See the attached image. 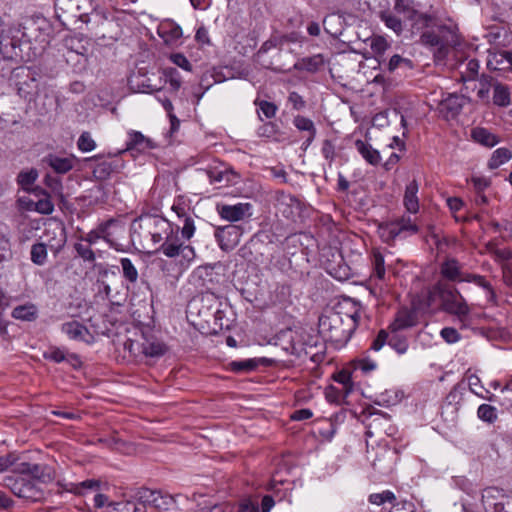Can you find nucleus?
I'll list each match as a JSON object with an SVG mask.
<instances>
[{
    "label": "nucleus",
    "mask_w": 512,
    "mask_h": 512,
    "mask_svg": "<svg viewBox=\"0 0 512 512\" xmlns=\"http://www.w3.org/2000/svg\"><path fill=\"white\" fill-rule=\"evenodd\" d=\"M388 340H389V333L386 330L381 329L378 332V334L376 335V337L373 339L370 349L378 352L383 348V346L386 343L388 344Z\"/></svg>",
    "instance_id": "57"
},
{
    "label": "nucleus",
    "mask_w": 512,
    "mask_h": 512,
    "mask_svg": "<svg viewBox=\"0 0 512 512\" xmlns=\"http://www.w3.org/2000/svg\"><path fill=\"white\" fill-rule=\"evenodd\" d=\"M440 275L443 280L450 283H462L467 275L457 258L446 257L440 264Z\"/></svg>",
    "instance_id": "10"
},
{
    "label": "nucleus",
    "mask_w": 512,
    "mask_h": 512,
    "mask_svg": "<svg viewBox=\"0 0 512 512\" xmlns=\"http://www.w3.org/2000/svg\"><path fill=\"white\" fill-rule=\"evenodd\" d=\"M31 261L36 265H44L47 260V247L46 244L42 242H38L32 245L31 251Z\"/></svg>",
    "instance_id": "44"
},
{
    "label": "nucleus",
    "mask_w": 512,
    "mask_h": 512,
    "mask_svg": "<svg viewBox=\"0 0 512 512\" xmlns=\"http://www.w3.org/2000/svg\"><path fill=\"white\" fill-rule=\"evenodd\" d=\"M124 347L135 357L140 355L158 357L162 356L166 351V346L161 341L154 336H145L144 334L141 337V341L128 339Z\"/></svg>",
    "instance_id": "7"
},
{
    "label": "nucleus",
    "mask_w": 512,
    "mask_h": 512,
    "mask_svg": "<svg viewBox=\"0 0 512 512\" xmlns=\"http://www.w3.org/2000/svg\"><path fill=\"white\" fill-rule=\"evenodd\" d=\"M324 65V58L321 54H316L309 57L300 59L296 64L297 70L306 71L309 73H315L321 69Z\"/></svg>",
    "instance_id": "27"
},
{
    "label": "nucleus",
    "mask_w": 512,
    "mask_h": 512,
    "mask_svg": "<svg viewBox=\"0 0 512 512\" xmlns=\"http://www.w3.org/2000/svg\"><path fill=\"white\" fill-rule=\"evenodd\" d=\"M298 205L299 201L295 196L284 191L276 192V208L284 217L290 218Z\"/></svg>",
    "instance_id": "22"
},
{
    "label": "nucleus",
    "mask_w": 512,
    "mask_h": 512,
    "mask_svg": "<svg viewBox=\"0 0 512 512\" xmlns=\"http://www.w3.org/2000/svg\"><path fill=\"white\" fill-rule=\"evenodd\" d=\"M77 147L82 152H91L96 148V142L92 138L91 134L85 131L79 136Z\"/></svg>",
    "instance_id": "52"
},
{
    "label": "nucleus",
    "mask_w": 512,
    "mask_h": 512,
    "mask_svg": "<svg viewBox=\"0 0 512 512\" xmlns=\"http://www.w3.org/2000/svg\"><path fill=\"white\" fill-rule=\"evenodd\" d=\"M467 381H468L469 390L473 394L477 395L478 397H480L482 399H486L491 402L496 400V396L481 385V380L477 375H475V374L469 375L467 377Z\"/></svg>",
    "instance_id": "28"
},
{
    "label": "nucleus",
    "mask_w": 512,
    "mask_h": 512,
    "mask_svg": "<svg viewBox=\"0 0 512 512\" xmlns=\"http://www.w3.org/2000/svg\"><path fill=\"white\" fill-rule=\"evenodd\" d=\"M388 345L399 355L405 354L409 348L407 337L400 335L398 332H391V335H389Z\"/></svg>",
    "instance_id": "35"
},
{
    "label": "nucleus",
    "mask_w": 512,
    "mask_h": 512,
    "mask_svg": "<svg viewBox=\"0 0 512 512\" xmlns=\"http://www.w3.org/2000/svg\"><path fill=\"white\" fill-rule=\"evenodd\" d=\"M120 264L122 267L123 278L131 283L135 284L138 280V270L129 258H121Z\"/></svg>",
    "instance_id": "40"
},
{
    "label": "nucleus",
    "mask_w": 512,
    "mask_h": 512,
    "mask_svg": "<svg viewBox=\"0 0 512 512\" xmlns=\"http://www.w3.org/2000/svg\"><path fill=\"white\" fill-rule=\"evenodd\" d=\"M5 485L20 498L32 499L35 496L34 484L24 477H6Z\"/></svg>",
    "instance_id": "16"
},
{
    "label": "nucleus",
    "mask_w": 512,
    "mask_h": 512,
    "mask_svg": "<svg viewBox=\"0 0 512 512\" xmlns=\"http://www.w3.org/2000/svg\"><path fill=\"white\" fill-rule=\"evenodd\" d=\"M477 417L488 424H493L498 419L497 409L489 404H481L477 409Z\"/></svg>",
    "instance_id": "42"
},
{
    "label": "nucleus",
    "mask_w": 512,
    "mask_h": 512,
    "mask_svg": "<svg viewBox=\"0 0 512 512\" xmlns=\"http://www.w3.org/2000/svg\"><path fill=\"white\" fill-rule=\"evenodd\" d=\"M122 166L118 159H105L94 166L92 173L95 179L104 181L109 179L113 173L118 172Z\"/></svg>",
    "instance_id": "20"
},
{
    "label": "nucleus",
    "mask_w": 512,
    "mask_h": 512,
    "mask_svg": "<svg viewBox=\"0 0 512 512\" xmlns=\"http://www.w3.org/2000/svg\"><path fill=\"white\" fill-rule=\"evenodd\" d=\"M219 305L218 297L214 293L207 292L198 299H193L188 307L191 314L196 313L199 318L209 323L212 318L221 319Z\"/></svg>",
    "instance_id": "5"
},
{
    "label": "nucleus",
    "mask_w": 512,
    "mask_h": 512,
    "mask_svg": "<svg viewBox=\"0 0 512 512\" xmlns=\"http://www.w3.org/2000/svg\"><path fill=\"white\" fill-rule=\"evenodd\" d=\"M360 320L359 309L351 314L340 311H330L319 318V332L324 340L342 348L350 340Z\"/></svg>",
    "instance_id": "2"
},
{
    "label": "nucleus",
    "mask_w": 512,
    "mask_h": 512,
    "mask_svg": "<svg viewBox=\"0 0 512 512\" xmlns=\"http://www.w3.org/2000/svg\"><path fill=\"white\" fill-rule=\"evenodd\" d=\"M130 238L133 245L143 249L151 245L183 269L188 268L196 256L194 247L180 240L179 226L161 216L145 214L133 220Z\"/></svg>",
    "instance_id": "1"
},
{
    "label": "nucleus",
    "mask_w": 512,
    "mask_h": 512,
    "mask_svg": "<svg viewBox=\"0 0 512 512\" xmlns=\"http://www.w3.org/2000/svg\"><path fill=\"white\" fill-rule=\"evenodd\" d=\"M75 251L77 254L84 260L88 262L95 261V253L91 249L90 245H83L82 243H76L74 245Z\"/></svg>",
    "instance_id": "55"
},
{
    "label": "nucleus",
    "mask_w": 512,
    "mask_h": 512,
    "mask_svg": "<svg viewBox=\"0 0 512 512\" xmlns=\"http://www.w3.org/2000/svg\"><path fill=\"white\" fill-rule=\"evenodd\" d=\"M418 190L419 186L416 180L410 181L405 188L403 199L404 207L412 214H416L419 211V199L417 197Z\"/></svg>",
    "instance_id": "25"
},
{
    "label": "nucleus",
    "mask_w": 512,
    "mask_h": 512,
    "mask_svg": "<svg viewBox=\"0 0 512 512\" xmlns=\"http://www.w3.org/2000/svg\"><path fill=\"white\" fill-rule=\"evenodd\" d=\"M411 60L407 58H403L398 54L393 55L387 63V69L389 72H394L400 66L405 65L407 67H411Z\"/></svg>",
    "instance_id": "58"
},
{
    "label": "nucleus",
    "mask_w": 512,
    "mask_h": 512,
    "mask_svg": "<svg viewBox=\"0 0 512 512\" xmlns=\"http://www.w3.org/2000/svg\"><path fill=\"white\" fill-rule=\"evenodd\" d=\"M318 423L321 424V427L318 428V435L324 440L331 441L336 434L337 425L330 419H319Z\"/></svg>",
    "instance_id": "43"
},
{
    "label": "nucleus",
    "mask_w": 512,
    "mask_h": 512,
    "mask_svg": "<svg viewBox=\"0 0 512 512\" xmlns=\"http://www.w3.org/2000/svg\"><path fill=\"white\" fill-rule=\"evenodd\" d=\"M446 204L457 222H468L470 220L469 216L459 214L464 207V201L461 198L449 197Z\"/></svg>",
    "instance_id": "34"
},
{
    "label": "nucleus",
    "mask_w": 512,
    "mask_h": 512,
    "mask_svg": "<svg viewBox=\"0 0 512 512\" xmlns=\"http://www.w3.org/2000/svg\"><path fill=\"white\" fill-rule=\"evenodd\" d=\"M119 224V221L110 218L104 222H101L97 227L95 228L99 236L105 240L106 242L111 241L112 233L110 232V229L114 226H117Z\"/></svg>",
    "instance_id": "50"
},
{
    "label": "nucleus",
    "mask_w": 512,
    "mask_h": 512,
    "mask_svg": "<svg viewBox=\"0 0 512 512\" xmlns=\"http://www.w3.org/2000/svg\"><path fill=\"white\" fill-rule=\"evenodd\" d=\"M389 512H417V508L412 501H401L394 503Z\"/></svg>",
    "instance_id": "64"
},
{
    "label": "nucleus",
    "mask_w": 512,
    "mask_h": 512,
    "mask_svg": "<svg viewBox=\"0 0 512 512\" xmlns=\"http://www.w3.org/2000/svg\"><path fill=\"white\" fill-rule=\"evenodd\" d=\"M421 42L425 45L435 47L441 44V38L434 31H426L421 35Z\"/></svg>",
    "instance_id": "63"
},
{
    "label": "nucleus",
    "mask_w": 512,
    "mask_h": 512,
    "mask_svg": "<svg viewBox=\"0 0 512 512\" xmlns=\"http://www.w3.org/2000/svg\"><path fill=\"white\" fill-rule=\"evenodd\" d=\"M156 98L158 99L159 102H161L164 110L167 112V114L170 118V121H171L172 130L176 129L179 126V120L173 114L172 102L166 97L165 93L161 90L157 91Z\"/></svg>",
    "instance_id": "45"
},
{
    "label": "nucleus",
    "mask_w": 512,
    "mask_h": 512,
    "mask_svg": "<svg viewBox=\"0 0 512 512\" xmlns=\"http://www.w3.org/2000/svg\"><path fill=\"white\" fill-rule=\"evenodd\" d=\"M157 33L166 44H173L182 37V28L173 20L162 21L158 28Z\"/></svg>",
    "instance_id": "19"
},
{
    "label": "nucleus",
    "mask_w": 512,
    "mask_h": 512,
    "mask_svg": "<svg viewBox=\"0 0 512 512\" xmlns=\"http://www.w3.org/2000/svg\"><path fill=\"white\" fill-rule=\"evenodd\" d=\"M472 137L477 143L490 148L499 143V139L496 135L482 127L473 129Z\"/></svg>",
    "instance_id": "30"
},
{
    "label": "nucleus",
    "mask_w": 512,
    "mask_h": 512,
    "mask_svg": "<svg viewBox=\"0 0 512 512\" xmlns=\"http://www.w3.org/2000/svg\"><path fill=\"white\" fill-rule=\"evenodd\" d=\"M42 162L57 174H66L74 168L75 157H62L54 153L46 155Z\"/></svg>",
    "instance_id": "17"
},
{
    "label": "nucleus",
    "mask_w": 512,
    "mask_h": 512,
    "mask_svg": "<svg viewBox=\"0 0 512 512\" xmlns=\"http://www.w3.org/2000/svg\"><path fill=\"white\" fill-rule=\"evenodd\" d=\"M293 125L302 132H306V138L302 142L301 148L306 151L316 138L317 129L314 122L305 116L297 115L293 119Z\"/></svg>",
    "instance_id": "18"
},
{
    "label": "nucleus",
    "mask_w": 512,
    "mask_h": 512,
    "mask_svg": "<svg viewBox=\"0 0 512 512\" xmlns=\"http://www.w3.org/2000/svg\"><path fill=\"white\" fill-rule=\"evenodd\" d=\"M11 315L17 320L34 321L37 318V308L31 303L19 305L12 310Z\"/></svg>",
    "instance_id": "33"
},
{
    "label": "nucleus",
    "mask_w": 512,
    "mask_h": 512,
    "mask_svg": "<svg viewBox=\"0 0 512 512\" xmlns=\"http://www.w3.org/2000/svg\"><path fill=\"white\" fill-rule=\"evenodd\" d=\"M279 133V126L273 121L263 122L256 130L258 137L273 140H278Z\"/></svg>",
    "instance_id": "37"
},
{
    "label": "nucleus",
    "mask_w": 512,
    "mask_h": 512,
    "mask_svg": "<svg viewBox=\"0 0 512 512\" xmlns=\"http://www.w3.org/2000/svg\"><path fill=\"white\" fill-rule=\"evenodd\" d=\"M464 282L474 283L476 286L482 288L485 291L486 298L489 302H494L496 300L495 290L485 276L467 272Z\"/></svg>",
    "instance_id": "26"
},
{
    "label": "nucleus",
    "mask_w": 512,
    "mask_h": 512,
    "mask_svg": "<svg viewBox=\"0 0 512 512\" xmlns=\"http://www.w3.org/2000/svg\"><path fill=\"white\" fill-rule=\"evenodd\" d=\"M164 75L166 77V81L170 85L171 90L176 93L180 89L182 84L179 71L173 67L166 68L164 71Z\"/></svg>",
    "instance_id": "51"
},
{
    "label": "nucleus",
    "mask_w": 512,
    "mask_h": 512,
    "mask_svg": "<svg viewBox=\"0 0 512 512\" xmlns=\"http://www.w3.org/2000/svg\"><path fill=\"white\" fill-rule=\"evenodd\" d=\"M333 379L342 385V393L347 396L353 391L354 383L352 380V373L349 370L343 369L333 375Z\"/></svg>",
    "instance_id": "38"
},
{
    "label": "nucleus",
    "mask_w": 512,
    "mask_h": 512,
    "mask_svg": "<svg viewBox=\"0 0 512 512\" xmlns=\"http://www.w3.org/2000/svg\"><path fill=\"white\" fill-rule=\"evenodd\" d=\"M493 103L499 107H507L511 103L509 87L502 83H496L493 87Z\"/></svg>",
    "instance_id": "31"
},
{
    "label": "nucleus",
    "mask_w": 512,
    "mask_h": 512,
    "mask_svg": "<svg viewBox=\"0 0 512 512\" xmlns=\"http://www.w3.org/2000/svg\"><path fill=\"white\" fill-rule=\"evenodd\" d=\"M14 471L18 474L30 475L34 478H39L42 472V467L39 464L22 462L16 465Z\"/></svg>",
    "instance_id": "46"
},
{
    "label": "nucleus",
    "mask_w": 512,
    "mask_h": 512,
    "mask_svg": "<svg viewBox=\"0 0 512 512\" xmlns=\"http://www.w3.org/2000/svg\"><path fill=\"white\" fill-rule=\"evenodd\" d=\"M242 235L243 229L234 224L217 227L214 232L220 249L226 252L232 251L239 244Z\"/></svg>",
    "instance_id": "9"
},
{
    "label": "nucleus",
    "mask_w": 512,
    "mask_h": 512,
    "mask_svg": "<svg viewBox=\"0 0 512 512\" xmlns=\"http://www.w3.org/2000/svg\"><path fill=\"white\" fill-rule=\"evenodd\" d=\"M19 41L5 36L0 31V57L4 60H14L20 56Z\"/></svg>",
    "instance_id": "23"
},
{
    "label": "nucleus",
    "mask_w": 512,
    "mask_h": 512,
    "mask_svg": "<svg viewBox=\"0 0 512 512\" xmlns=\"http://www.w3.org/2000/svg\"><path fill=\"white\" fill-rule=\"evenodd\" d=\"M19 460L15 452H9L6 455L0 456V473L7 471L10 467L15 465Z\"/></svg>",
    "instance_id": "59"
},
{
    "label": "nucleus",
    "mask_w": 512,
    "mask_h": 512,
    "mask_svg": "<svg viewBox=\"0 0 512 512\" xmlns=\"http://www.w3.org/2000/svg\"><path fill=\"white\" fill-rule=\"evenodd\" d=\"M264 359L249 358L232 361L229 364L230 370L235 373H248L255 371Z\"/></svg>",
    "instance_id": "32"
},
{
    "label": "nucleus",
    "mask_w": 512,
    "mask_h": 512,
    "mask_svg": "<svg viewBox=\"0 0 512 512\" xmlns=\"http://www.w3.org/2000/svg\"><path fill=\"white\" fill-rule=\"evenodd\" d=\"M466 98L458 94H449L439 104V112L446 120L455 119L462 111Z\"/></svg>",
    "instance_id": "12"
},
{
    "label": "nucleus",
    "mask_w": 512,
    "mask_h": 512,
    "mask_svg": "<svg viewBox=\"0 0 512 512\" xmlns=\"http://www.w3.org/2000/svg\"><path fill=\"white\" fill-rule=\"evenodd\" d=\"M436 298L441 301L442 309L458 318L462 327L468 326L470 307L461 292L453 285L438 281L427 294V304L431 306Z\"/></svg>",
    "instance_id": "3"
},
{
    "label": "nucleus",
    "mask_w": 512,
    "mask_h": 512,
    "mask_svg": "<svg viewBox=\"0 0 512 512\" xmlns=\"http://www.w3.org/2000/svg\"><path fill=\"white\" fill-rule=\"evenodd\" d=\"M389 46L387 40L381 36L375 37L371 42V49L379 57L385 53Z\"/></svg>",
    "instance_id": "60"
},
{
    "label": "nucleus",
    "mask_w": 512,
    "mask_h": 512,
    "mask_svg": "<svg viewBox=\"0 0 512 512\" xmlns=\"http://www.w3.org/2000/svg\"><path fill=\"white\" fill-rule=\"evenodd\" d=\"M313 347H314V345L308 344L305 342H303V344L294 343L292 345V353L297 356H303L304 358L309 357V358L313 359L315 356V354L312 353V351H311L313 349Z\"/></svg>",
    "instance_id": "54"
},
{
    "label": "nucleus",
    "mask_w": 512,
    "mask_h": 512,
    "mask_svg": "<svg viewBox=\"0 0 512 512\" xmlns=\"http://www.w3.org/2000/svg\"><path fill=\"white\" fill-rule=\"evenodd\" d=\"M371 266V277L384 280L386 274L385 261L383 254L378 249H373L371 252Z\"/></svg>",
    "instance_id": "29"
},
{
    "label": "nucleus",
    "mask_w": 512,
    "mask_h": 512,
    "mask_svg": "<svg viewBox=\"0 0 512 512\" xmlns=\"http://www.w3.org/2000/svg\"><path fill=\"white\" fill-rule=\"evenodd\" d=\"M190 209V200L182 195L177 196L171 206V210L177 215L179 220L190 215Z\"/></svg>",
    "instance_id": "41"
},
{
    "label": "nucleus",
    "mask_w": 512,
    "mask_h": 512,
    "mask_svg": "<svg viewBox=\"0 0 512 512\" xmlns=\"http://www.w3.org/2000/svg\"><path fill=\"white\" fill-rule=\"evenodd\" d=\"M151 148L152 144L150 139L146 138L141 132L132 131L128 134L124 152H130L134 155V152L142 153Z\"/></svg>",
    "instance_id": "21"
},
{
    "label": "nucleus",
    "mask_w": 512,
    "mask_h": 512,
    "mask_svg": "<svg viewBox=\"0 0 512 512\" xmlns=\"http://www.w3.org/2000/svg\"><path fill=\"white\" fill-rule=\"evenodd\" d=\"M354 144L358 153L368 164L377 166L381 162L380 152L370 143L361 139H357Z\"/></svg>",
    "instance_id": "24"
},
{
    "label": "nucleus",
    "mask_w": 512,
    "mask_h": 512,
    "mask_svg": "<svg viewBox=\"0 0 512 512\" xmlns=\"http://www.w3.org/2000/svg\"><path fill=\"white\" fill-rule=\"evenodd\" d=\"M418 323V313L414 309L402 308L400 309L389 325L390 332H399L408 328L416 326Z\"/></svg>",
    "instance_id": "15"
},
{
    "label": "nucleus",
    "mask_w": 512,
    "mask_h": 512,
    "mask_svg": "<svg viewBox=\"0 0 512 512\" xmlns=\"http://www.w3.org/2000/svg\"><path fill=\"white\" fill-rule=\"evenodd\" d=\"M255 104L258 106V117L261 121H263V119L260 113H262L268 119H272L276 116L278 108L273 102L261 100L256 101Z\"/></svg>",
    "instance_id": "48"
},
{
    "label": "nucleus",
    "mask_w": 512,
    "mask_h": 512,
    "mask_svg": "<svg viewBox=\"0 0 512 512\" xmlns=\"http://www.w3.org/2000/svg\"><path fill=\"white\" fill-rule=\"evenodd\" d=\"M250 203H237L234 205L223 204L217 206L219 216L228 222H238L251 215Z\"/></svg>",
    "instance_id": "11"
},
{
    "label": "nucleus",
    "mask_w": 512,
    "mask_h": 512,
    "mask_svg": "<svg viewBox=\"0 0 512 512\" xmlns=\"http://www.w3.org/2000/svg\"><path fill=\"white\" fill-rule=\"evenodd\" d=\"M204 172L210 184H229L232 183L234 177L237 176V174L224 163L209 166Z\"/></svg>",
    "instance_id": "13"
},
{
    "label": "nucleus",
    "mask_w": 512,
    "mask_h": 512,
    "mask_svg": "<svg viewBox=\"0 0 512 512\" xmlns=\"http://www.w3.org/2000/svg\"><path fill=\"white\" fill-rule=\"evenodd\" d=\"M38 178V172L36 169L31 168L29 170L21 171L17 176V183L24 191H30L31 187Z\"/></svg>",
    "instance_id": "36"
},
{
    "label": "nucleus",
    "mask_w": 512,
    "mask_h": 512,
    "mask_svg": "<svg viewBox=\"0 0 512 512\" xmlns=\"http://www.w3.org/2000/svg\"><path fill=\"white\" fill-rule=\"evenodd\" d=\"M482 505L485 512H512V493L497 487L485 488Z\"/></svg>",
    "instance_id": "6"
},
{
    "label": "nucleus",
    "mask_w": 512,
    "mask_h": 512,
    "mask_svg": "<svg viewBox=\"0 0 512 512\" xmlns=\"http://www.w3.org/2000/svg\"><path fill=\"white\" fill-rule=\"evenodd\" d=\"M321 154L330 164L335 160L336 152L333 141L325 139L322 143Z\"/></svg>",
    "instance_id": "56"
},
{
    "label": "nucleus",
    "mask_w": 512,
    "mask_h": 512,
    "mask_svg": "<svg viewBox=\"0 0 512 512\" xmlns=\"http://www.w3.org/2000/svg\"><path fill=\"white\" fill-rule=\"evenodd\" d=\"M183 222V226L181 228V237L180 240L182 242L189 241L196 232V226L194 218L191 215H188L181 219Z\"/></svg>",
    "instance_id": "47"
},
{
    "label": "nucleus",
    "mask_w": 512,
    "mask_h": 512,
    "mask_svg": "<svg viewBox=\"0 0 512 512\" xmlns=\"http://www.w3.org/2000/svg\"><path fill=\"white\" fill-rule=\"evenodd\" d=\"M380 19L387 28L393 30L396 34H400L402 32V21L392 11L388 10L381 12Z\"/></svg>",
    "instance_id": "39"
},
{
    "label": "nucleus",
    "mask_w": 512,
    "mask_h": 512,
    "mask_svg": "<svg viewBox=\"0 0 512 512\" xmlns=\"http://www.w3.org/2000/svg\"><path fill=\"white\" fill-rule=\"evenodd\" d=\"M394 11L404 14L407 18H411L415 13L410 0H394Z\"/></svg>",
    "instance_id": "53"
},
{
    "label": "nucleus",
    "mask_w": 512,
    "mask_h": 512,
    "mask_svg": "<svg viewBox=\"0 0 512 512\" xmlns=\"http://www.w3.org/2000/svg\"><path fill=\"white\" fill-rule=\"evenodd\" d=\"M138 501H126L123 503L122 512H147L146 504L160 508L162 503L159 500L162 498L161 492L151 490L148 488H141L137 493Z\"/></svg>",
    "instance_id": "8"
},
{
    "label": "nucleus",
    "mask_w": 512,
    "mask_h": 512,
    "mask_svg": "<svg viewBox=\"0 0 512 512\" xmlns=\"http://www.w3.org/2000/svg\"><path fill=\"white\" fill-rule=\"evenodd\" d=\"M379 231L383 241L390 244L397 238H406L418 233L419 227L415 219H412L411 216L403 215L395 220L381 224Z\"/></svg>",
    "instance_id": "4"
},
{
    "label": "nucleus",
    "mask_w": 512,
    "mask_h": 512,
    "mask_svg": "<svg viewBox=\"0 0 512 512\" xmlns=\"http://www.w3.org/2000/svg\"><path fill=\"white\" fill-rule=\"evenodd\" d=\"M237 512H260L257 502L251 498H245L239 501Z\"/></svg>",
    "instance_id": "62"
},
{
    "label": "nucleus",
    "mask_w": 512,
    "mask_h": 512,
    "mask_svg": "<svg viewBox=\"0 0 512 512\" xmlns=\"http://www.w3.org/2000/svg\"><path fill=\"white\" fill-rule=\"evenodd\" d=\"M396 500L395 494L390 490H384L380 493H372L368 497V501L374 505H382L386 502L393 503Z\"/></svg>",
    "instance_id": "49"
},
{
    "label": "nucleus",
    "mask_w": 512,
    "mask_h": 512,
    "mask_svg": "<svg viewBox=\"0 0 512 512\" xmlns=\"http://www.w3.org/2000/svg\"><path fill=\"white\" fill-rule=\"evenodd\" d=\"M61 331L74 341L91 343L94 339L89 329L82 323L72 320L62 324Z\"/></svg>",
    "instance_id": "14"
},
{
    "label": "nucleus",
    "mask_w": 512,
    "mask_h": 512,
    "mask_svg": "<svg viewBox=\"0 0 512 512\" xmlns=\"http://www.w3.org/2000/svg\"><path fill=\"white\" fill-rule=\"evenodd\" d=\"M441 337L449 344L456 343L460 340L459 332L453 327H444L440 332Z\"/></svg>",
    "instance_id": "61"
}]
</instances>
